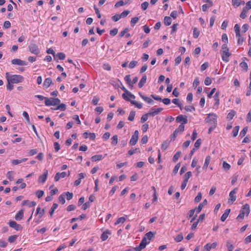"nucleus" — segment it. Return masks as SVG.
<instances>
[{
	"label": "nucleus",
	"mask_w": 251,
	"mask_h": 251,
	"mask_svg": "<svg viewBox=\"0 0 251 251\" xmlns=\"http://www.w3.org/2000/svg\"><path fill=\"white\" fill-rule=\"evenodd\" d=\"M240 128V126H235L232 130V135L234 137H235L238 133L239 130Z\"/></svg>",
	"instance_id": "58836bf2"
},
{
	"label": "nucleus",
	"mask_w": 251,
	"mask_h": 251,
	"mask_svg": "<svg viewBox=\"0 0 251 251\" xmlns=\"http://www.w3.org/2000/svg\"><path fill=\"white\" fill-rule=\"evenodd\" d=\"M183 235L181 234H179L175 238V240L176 242H180L183 240Z\"/></svg>",
	"instance_id": "5fc2aeb1"
},
{
	"label": "nucleus",
	"mask_w": 251,
	"mask_h": 251,
	"mask_svg": "<svg viewBox=\"0 0 251 251\" xmlns=\"http://www.w3.org/2000/svg\"><path fill=\"white\" fill-rule=\"evenodd\" d=\"M100 100V98L98 96H94L93 97V99L92 100V103L94 105H96L98 104V102Z\"/></svg>",
	"instance_id": "4d7b16f0"
},
{
	"label": "nucleus",
	"mask_w": 251,
	"mask_h": 251,
	"mask_svg": "<svg viewBox=\"0 0 251 251\" xmlns=\"http://www.w3.org/2000/svg\"><path fill=\"white\" fill-rule=\"evenodd\" d=\"M153 236L154 234L153 233V232L152 231H149L145 234V237H146V238H147L149 240H151L153 237Z\"/></svg>",
	"instance_id": "864d4df0"
},
{
	"label": "nucleus",
	"mask_w": 251,
	"mask_h": 251,
	"mask_svg": "<svg viewBox=\"0 0 251 251\" xmlns=\"http://www.w3.org/2000/svg\"><path fill=\"white\" fill-rule=\"evenodd\" d=\"M48 174V171L45 170L43 175L39 176L38 181L40 183H44L47 180Z\"/></svg>",
	"instance_id": "ddd939ff"
},
{
	"label": "nucleus",
	"mask_w": 251,
	"mask_h": 251,
	"mask_svg": "<svg viewBox=\"0 0 251 251\" xmlns=\"http://www.w3.org/2000/svg\"><path fill=\"white\" fill-rule=\"evenodd\" d=\"M240 66L245 71H247L248 69V66L246 62L243 61L240 64Z\"/></svg>",
	"instance_id": "79ce46f5"
},
{
	"label": "nucleus",
	"mask_w": 251,
	"mask_h": 251,
	"mask_svg": "<svg viewBox=\"0 0 251 251\" xmlns=\"http://www.w3.org/2000/svg\"><path fill=\"white\" fill-rule=\"evenodd\" d=\"M217 115L213 113H210L208 115L207 117L205 118V121L208 123L209 126H217Z\"/></svg>",
	"instance_id": "20e7f679"
},
{
	"label": "nucleus",
	"mask_w": 251,
	"mask_h": 251,
	"mask_svg": "<svg viewBox=\"0 0 251 251\" xmlns=\"http://www.w3.org/2000/svg\"><path fill=\"white\" fill-rule=\"evenodd\" d=\"M152 190H153V199L152 200V203H154L156 202L157 200V196L156 194V191L155 187L154 186H152Z\"/></svg>",
	"instance_id": "4c0bfd02"
},
{
	"label": "nucleus",
	"mask_w": 251,
	"mask_h": 251,
	"mask_svg": "<svg viewBox=\"0 0 251 251\" xmlns=\"http://www.w3.org/2000/svg\"><path fill=\"white\" fill-rule=\"evenodd\" d=\"M250 212V205L248 203H246L242 206V208L240 210L239 214L237 217L236 219H237L238 220H243L244 218V216L245 215H246L247 216H248Z\"/></svg>",
	"instance_id": "7ed1b4c3"
},
{
	"label": "nucleus",
	"mask_w": 251,
	"mask_h": 251,
	"mask_svg": "<svg viewBox=\"0 0 251 251\" xmlns=\"http://www.w3.org/2000/svg\"><path fill=\"white\" fill-rule=\"evenodd\" d=\"M135 116V111H130L129 115L128 117V120L130 121H133L134 119Z\"/></svg>",
	"instance_id": "37998d69"
},
{
	"label": "nucleus",
	"mask_w": 251,
	"mask_h": 251,
	"mask_svg": "<svg viewBox=\"0 0 251 251\" xmlns=\"http://www.w3.org/2000/svg\"><path fill=\"white\" fill-rule=\"evenodd\" d=\"M111 233L110 231L108 229L106 230L105 231L103 232L100 236V239L102 241H104L106 240L108 238V235L111 234Z\"/></svg>",
	"instance_id": "f8f14e48"
},
{
	"label": "nucleus",
	"mask_w": 251,
	"mask_h": 251,
	"mask_svg": "<svg viewBox=\"0 0 251 251\" xmlns=\"http://www.w3.org/2000/svg\"><path fill=\"white\" fill-rule=\"evenodd\" d=\"M121 18L120 15L119 14H116L111 17V19L114 22L118 21Z\"/></svg>",
	"instance_id": "052dcab7"
},
{
	"label": "nucleus",
	"mask_w": 251,
	"mask_h": 251,
	"mask_svg": "<svg viewBox=\"0 0 251 251\" xmlns=\"http://www.w3.org/2000/svg\"><path fill=\"white\" fill-rule=\"evenodd\" d=\"M8 225L10 227L14 228L17 231H20L22 229V226L21 225L18 224L14 221H10L8 223Z\"/></svg>",
	"instance_id": "6e6552de"
},
{
	"label": "nucleus",
	"mask_w": 251,
	"mask_h": 251,
	"mask_svg": "<svg viewBox=\"0 0 251 251\" xmlns=\"http://www.w3.org/2000/svg\"><path fill=\"white\" fill-rule=\"evenodd\" d=\"M241 4H244L245 1L242 0H232V4L235 8L238 7Z\"/></svg>",
	"instance_id": "dca6fc26"
},
{
	"label": "nucleus",
	"mask_w": 251,
	"mask_h": 251,
	"mask_svg": "<svg viewBox=\"0 0 251 251\" xmlns=\"http://www.w3.org/2000/svg\"><path fill=\"white\" fill-rule=\"evenodd\" d=\"M176 130L177 132H182L184 130V125H183V123H181L180 125L176 129Z\"/></svg>",
	"instance_id": "09e8293b"
},
{
	"label": "nucleus",
	"mask_w": 251,
	"mask_h": 251,
	"mask_svg": "<svg viewBox=\"0 0 251 251\" xmlns=\"http://www.w3.org/2000/svg\"><path fill=\"white\" fill-rule=\"evenodd\" d=\"M201 198H202V194L201 192H199L197 196L195 198V200H194L196 202H199L201 200Z\"/></svg>",
	"instance_id": "e2e57ef3"
},
{
	"label": "nucleus",
	"mask_w": 251,
	"mask_h": 251,
	"mask_svg": "<svg viewBox=\"0 0 251 251\" xmlns=\"http://www.w3.org/2000/svg\"><path fill=\"white\" fill-rule=\"evenodd\" d=\"M139 18L137 17H135L131 18V21H130L131 26L134 27V25H135V24L139 21Z\"/></svg>",
	"instance_id": "f704fd0d"
},
{
	"label": "nucleus",
	"mask_w": 251,
	"mask_h": 251,
	"mask_svg": "<svg viewBox=\"0 0 251 251\" xmlns=\"http://www.w3.org/2000/svg\"><path fill=\"white\" fill-rule=\"evenodd\" d=\"M149 116L150 115L149 114V113L143 115L141 118V122L142 123H144V122L147 121Z\"/></svg>",
	"instance_id": "c03bdc74"
},
{
	"label": "nucleus",
	"mask_w": 251,
	"mask_h": 251,
	"mask_svg": "<svg viewBox=\"0 0 251 251\" xmlns=\"http://www.w3.org/2000/svg\"><path fill=\"white\" fill-rule=\"evenodd\" d=\"M147 79V76L146 75H144L142 77L139 82L138 83V86L140 88H141L142 87H143L144 86L145 83L146 82Z\"/></svg>",
	"instance_id": "f3484780"
},
{
	"label": "nucleus",
	"mask_w": 251,
	"mask_h": 251,
	"mask_svg": "<svg viewBox=\"0 0 251 251\" xmlns=\"http://www.w3.org/2000/svg\"><path fill=\"white\" fill-rule=\"evenodd\" d=\"M236 112L234 110H231L227 114L226 119L228 120H232L233 117L235 116Z\"/></svg>",
	"instance_id": "cd10ccee"
},
{
	"label": "nucleus",
	"mask_w": 251,
	"mask_h": 251,
	"mask_svg": "<svg viewBox=\"0 0 251 251\" xmlns=\"http://www.w3.org/2000/svg\"><path fill=\"white\" fill-rule=\"evenodd\" d=\"M126 217H127V216L126 215V217H122L119 218L117 220L116 222L115 223V225H117L121 223H124L126 221Z\"/></svg>",
	"instance_id": "c85d7f7f"
},
{
	"label": "nucleus",
	"mask_w": 251,
	"mask_h": 251,
	"mask_svg": "<svg viewBox=\"0 0 251 251\" xmlns=\"http://www.w3.org/2000/svg\"><path fill=\"white\" fill-rule=\"evenodd\" d=\"M103 156L101 154H96L92 156L91 159L93 162H96L101 160L103 159Z\"/></svg>",
	"instance_id": "6ab92c4d"
},
{
	"label": "nucleus",
	"mask_w": 251,
	"mask_h": 251,
	"mask_svg": "<svg viewBox=\"0 0 251 251\" xmlns=\"http://www.w3.org/2000/svg\"><path fill=\"white\" fill-rule=\"evenodd\" d=\"M201 139H198L195 143L194 148L195 149H199L201 144Z\"/></svg>",
	"instance_id": "3c124183"
},
{
	"label": "nucleus",
	"mask_w": 251,
	"mask_h": 251,
	"mask_svg": "<svg viewBox=\"0 0 251 251\" xmlns=\"http://www.w3.org/2000/svg\"><path fill=\"white\" fill-rule=\"evenodd\" d=\"M181 152L180 151L176 152L173 157V161L175 162H176L178 158L180 157Z\"/></svg>",
	"instance_id": "72a5a7b5"
},
{
	"label": "nucleus",
	"mask_w": 251,
	"mask_h": 251,
	"mask_svg": "<svg viewBox=\"0 0 251 251\" xmlns=\"http://www.w3.org/2000/svg\"><path fill=\"white\" fill-rule=\"evenodd\" d=\"M163 110V108L160 107L157 108V109L151 108L150 109L149 114L151 116H155V115L160 113Z\"/></svg>",
	"instance_id": "9d476101"
},
{
	"label": "nucleus",
	"mask_w": 251,
	"mask_h": 251,
	"mask_svg": "<svg viewBox=\"0 0 251 251\" xmlns=\"http://www.w3.org/2000/svg\"><path fill=\"white\" fill-rule=\"evenodd\" d=\"M27 160V158H24L22 159H14L12 161L11 163L13 165H16L22 163L23 162H25Z\"/></svg>",
	"instance_id": "a211bd4d"
},
{
	"label": "nucleus",
	"mask_w": 251,
	"mask_h": 251,
	"mask_svg": "<svg viewBox=\"0 0 251 251\" xmlns=\"http://www.w3.org/2000/svg\"><path fill=\"white\" fill-rule=\"evenodd\" d=\"M234 29L236 33V36H240V34H241L240 26L238 24H236L234 25Z\"/></svg>",
	"instance_id": "473e14b6"
},
{
	"label": "nucleus",
	"mask_w": 251,
	"mask_h": 251,
	"mask_svg": "<svg viewBox=\"0 0 251 251\" xmlns=\"http://www.w3.org/2000/svg\"><path fill=\"white\" fill-rule=\"evenodd\" d=\"M139 137V131L136 130L134 131L133 134L132 135L131 138L130 140L129 144L131 146H134L136 144Z\"/></svg>",
	"instance_id": "0eeeda50"
},
{
	"label": "nucleus",
	"mask_w": 251,
	"mask_h": 251,
	"mask_svg": "<svg viewBox=\"0 0 251 251\" xmlns=\"http://www.w3.org/2000/svg\"><path fill=\"white\" fill-rule=\"evenodd\" d=\"M65 196L66 197V199L67 200L69 201L73 198V193H70L69 192H67L64 195V196Z\"/></svg>",
	"instance_id": "8fccbe9b"
},
{
	"label": "nucleus",
	"mask_w": 251,
	"mask_h": 251,
	"mask_svg": "<svg viewBox=\"0 0 251 251\" xmlns=\"http://www.w3.org/2000/svg\"><path fill=\"white\" fill-rule=\"evenodd\" d=\"M54 58L55 60L58 61V59L62 60L63 59V52H59L56 54L54 55Z\"/></svg>",
	"instance_id": "a19ab883"
},
{
	"label": "nucleus",
	"mask_w": 251,
	"mask_h": 251,
	"mask_svg": "<svg viewBox=\"0 0 251 251\" xmlns=\"http://www.w3.org/2000/svg\"><path fill=\"white\" fill-rule=\"evenodd\" d=\"M170 144V142L168 140L164 141L161 145V149L163 151L166 150Z\"/></svg>",
	"instance_id": "c9c22d12"
},
{
	"label": "nucleus",
	"mask_w": 251,
	"mask_h": 251,
	"mask_svg": "<svg viewBox=\"0 0 251 251\" xmlns=\"http://www.w3.org/2000/svg\"><path fill=\"white\" fill-rule=\"evenodd\" d=\"M207 2H208L209 4H204L202 6V10L204 12L206 11L207 8L211 7L213 4L212 2L210 0H207Z\"/></svg>",
	"instance_id": "393cba45"
},
{
	"label": "nucleus",
	"mask_w": 251,
	"mask_h": 251,
	"mask_svg": "<svg viewBox=\"0 0 251 251\" xmlns=\"http://www.w3.org/2000/svg\"><path fill=\"white\" fill-rule=\"evenodd\" d=\"M17 238V235H12V236H10L8 238V241L9 243H13L15 241V240H16Z\"/></svg>",
	"instance_id": "bf43d9fd"
},
{
	"label": "nucleus",
	"mask_w": 251,
	"mask_h": 251,
	"mask_svg": "<svg viewBox=\"0 0 251 251\" xmlns=\"http://www.w3.org/2000/svg\"><path fill=\"white\" fill-rule=\"evenodd\" d=\"M60 100L58 98H47L46 99V100H45V104L46 106H56L58 105L57 109L63 108V103L60 104Z\"/></svg>",
	"instance_id": "f03ea898"
},
{
	"label": "nucleus",
	"mask_w": 251,
	"mask_h": 251,
	"mask_svg": "<svg viewBox=\"0 0 251 251\" xmlns=\"http://www.w3.org/2000/svg\"><path fill=\"white\" fill-rule=\"evenodd\" d=\"M210 160H211L210 156L207 155L205 158V162H204V165L202 167V168L203 169L206 170L207 168V167L210 163Z\"/></svg>",
	"instance_id": "aec40b11"
},
{
	"label": "nucleus",
	"mask_w": 251,
	"mask_h": 251,
	"mask_svg": "<svg viewBox=\"0 0 251 251\" xmlns=\"http://www.w3.org/2000/svg\"><path fill=\"white\" fill-rule=\"evenodd\" d=\"M199 83H200V81H199V77H196L194 80V82L193 83V86L194 88H196L199 85Z\"/></svg>",
	"instance_id": "774afa93"
},
{
	"label": "nucleus",
	"mask_w": 251,
	"mask_h": 251,
	"mask_svg": "<svg viewBox=\"0 0 251 251\" xmlns=\"http://www.w3.org/2000/svg\"><path fill=\"white\" fill-rule=\"evenodd\" d=\"M130 13L129 10H125L122 13H121L120 15L121 18H124L126 17Z\"/></svg>",
	"instance_id": "338daca9"
},
{
	"label": "nucleus",
	"mask_w": 251,
	"mask_h": 251,
	"mask_svg": "<svg viewBox=\"0 0 251 251\" xmlns=\"http://www.w3.org/2000/svg\"><path fill=\"white\" fill-rule=\"evenodd\" d=\"M11 63L13 65H18L19 66H25L27 65V63L24 61L20 59H14L11 61Z\"/></svg>",
	"instance_id": "9b49d317"
},
{
	"label": "nucleus",
	"mask_w": 251,
	"mask_h": 251,
	"mask_svg": "<svg viewBox=\"0 0 251 251\" xmlns=\"http://www.w3.org/2000/svg\"><path fill=\"white\" fill-rule=\"evenodd\" d=\"M147 244V241L146 237H144L142 239L141 243H140V244L139 245L140 249V250L144 249L146 247Z\"/></svg>",
	"instance_id": "4be33fe9"
},
{
	"label": "nucleus",
	"mask_w": 251,
	"mask_h": 251,
	"mask_svg": "<svg viewBox=\"0 0 251 251\" xmlns=\"http://www.w3.org/2000/svg\"><path fill=\"white\" fill-rule=\"evenodd\" d=\"M58 204L57 203H53L50 211V214L52 216L54 213V210L57 208Z\"/></svg>",
	"instance_id": "a18cd8bd"
},
{
	"label": "nucleus",
	"mask_w": 251,
	"mask_h": 251,
	"mask_svg": "<svg viewBox=\"0 0 251 251\" xmlns=\"http://www.w3.org/2000/svg\"><path fill=\"white\" fill-rule=\"evenodd\" d=\"M24 216V212L22 210H20L18 211V213L15 215V219L16 220H21L23 219V217Z\"/></svg>",
	"instance_id": "b1692460"
},
{
	"label": "nucleus",
	"mask_w": 251,
	"mask_h": 251,
	"mask_svg": "<svg viewBox=\"0 0 251 251\" xmlns=\"http://www.w3.org/2000/svg\"><path fill=\"white\" fill-rule=\"evenodd\" d=\"M143 100L149 104H152L154 102L151 99L146 96H145V98H143Z\"/></svg>",
	"instance_id": "0e129e2a"
},
{
	"label": "nucleus",
	"mask_w": 251,
	"mask_h": 251,
	"mask_svg": "<svg viewBox=\"0 0 251 251\" xmlns=\"http://www.w3.org/2000/svg\"><path fill=\"white\" fill-rule=\"evenodd\" d=\"M172 20L170 17L165 16L164 17V24L166 25H171L172 24Z\"/></svg>",
	"instance_id": "bb28decb"
},
{
	"label": "nucleus",
	"mask_w": 251,
	"mask_h": 251,
	"mask_svg": "<svg viewBox=\"0 0 251 251\" xmlns=\"http://www.w3.org/2000/svg\"><path fill=\"white\" fill-rule=\"evenodd\" d=\"M149 2L145 1L141 4V8L143 10H146L149 6Z\"/></svg>",
	"instance_id": "69168bd1"
},
{
	"label": "nucleus",
	"mask_w": 251,
	"mask_h": 251,
	"mask_svg": "<svg viewBox=\"0 0 251 251\" xmlns=\"http://www.w3.org/2000/svg\"><path fill=\"white\" fill-rule=\"evenodd\" d=\"M127 2L124 3V1L123 0H119L114 5L115 8H118L120 6H122L124 5L125 4H126Z\"/></svg>",
	"instance_id": "603ef678"
},
{
	"label": "nucleus",
	"mask_w": 251,
	"mask_h": 251,
	"mask_svg": "<svg viewBox=\"0 0 251 251\" xmlns=\"http://www.w3.org/2000/svg\"><path fill=\"white\" fill-rule=\"evenodd\" d=\"M5 78L7 81L15 84L22 83L24 80V77L19 75H11L9 73H5Z\"/></svg>",
	"instance_id": "f257e3e1"
},
{
	"label": "nucleus",
	"mask_w": 251,
	"mask_h": 251,
	"mask_svg": "<svg viewBox=\"0 0 251 251\" xmlns=\"http://www.w3.org/2000/svg\"><path fill=\"white\" fill-rule=\"evenodd\" d=\"M209 66V64L208 62H204L203 64H202L201 66V71H203L205 70Z\"/></svg>",
	"instance_id": "680f3d73"
},
{
	"label": "nucleus",
	"mask_w": 251,
	"mask_h": 251,
	"mask_svg": "<svg viewBox=\"0 0 251 251\" xmlns=\"http://www.w3.org/2000/svg\"><path fill=\"white\" fill-rule=\"evenodd\" d=\"M248 11V9H246V8H243V9L240 14V17L243 19H244L247 17V12Z\"/></svg>",
	"instance_id": "ea45409f"
},
{
	"label": "nucleus",
	"mask_w": 251,
	"mask_h": 251,
	"mask_svg": "<svg viewBox=\"0 0 251 251\" xmlns=\"http://www.w3.org/2000/svg\"><path fill=\"white\" fill-rule=\"evenodd\" d=\"M200 34V32L199 30L197 27H194L193 28V37L195 39L198 38Z\"/></svg>",
	"instance_id": "7c9ffc66"
},
{
	"label": "nucleus",
	"mask_w": 251,
	"mask_h": 251,
	"mask_svg": "<svg viewBox=\"0 0 251 251\" xmlns=\"http://www.w3.org/2000/svg\"><path fill=\"white\" fill-rule=\"evenodd\" d=\"M118 32V29L117 28H114L112 30H110L109 33L111 36H114L117 34Z\"/></svg>",
	"instance_id": "6e6d98bb"
},
{
	"label": "nucleus",
	"mask_w": 251,
	"mask_h": 251,
	"mask_svg": "<svg viewBox=\"0 0 251 251\" xmlns=\"http://www.w3.org/2000/svg\"><path fill=\"white\" fill-rule=\"evenodd\" d=\"M52 83V80L50 78H47L45 79L43 85L46 88H49Z\"/></svg>",
	"instance_id": "412c9836"
},
{
	"label": "nucleus",
	"mask_w": 251,
	"mask_h": 251,
	"mask_svg": "<svg viewBox=\"0 0 251 251\" xmlns=\"http://www.w3.org/2000/svg\"><path fill=\"white\" fill-rule=\"evenodd\" d=\"M220 92L217 91L213 96V98L215 101V105L218 106L220 104V100L219 98Z\"/></svg>",
	"instance_id": "5701e85b"
},
{
	"label": "nucleus",
	"mask_w": 251,
	"mask_h": 251,
	"mask_svg": "<svg viewBox=\"0 0 251 251\" xmlns=\"http://www.w3.org/2000/svg\"><path fill=\"white\" fill-rule=\"evenodd\" d=\"M248 131V127H245L240 132L239 136L241 138L244 137L247 133Z\"/></svg>",
	"instance_id": "49530a36"
},
{
	"label": "nucleus",
	"mask_w": 251,
	"mask_h": 251,
	"mask_svg": "<svg viewBox=\"0 0 251 251\" xmlns=\"http://www.w3.org/2000/svg\"><path fill=\"white\" fill-rule=\"evenodd\" d=\"M122 98L126 101H130L131 104L132 105H134L136 107L139 109H141L142 108V104L140 103H138V102L131 100L126 95V94H122Z\"/></svg>",
	"instance_id": "39448f33"
},
{
	"label": "nucleus",
	"mask_w": 251,
	"mask_h": 251,
	"mask_svg": "<svg viewBox=\"0 0 251 251\" xmlns=\"http://www.w3.org/2000/svg\"><path fill=\"white\" fill-rule=\"evenodd\" d=\"M111 140H112V142H111L112 145H113V146L117 145L118 144V136L117 135H114L111 138Z\"/></svg>",
	"instance_id": "e433bc0d"
},
{
	"label": "nucleus",
	"mask_w": 251,
	"mask_h": 251,
	"mask_svg": "<svg viewBox=\"0 0 251 251\" xmlns=\"http://www.w3.org/2000/svg\"><path fill=\"white\" fill-rule=\"evenodd\" d=\"M211 83L212 80L211 78L208 76L206 77L204 80V84L206 86H209L211 84Z\"/></svg>",
	"instance_id": "13d9d810"
},
{
	"label": "nucleus",
	"mask_w": 251,
	"mask_h": 251,
	"mask_svg": "<svg viewBox=\"0 0 251 251\" xmlns=\"http://www.w3.org/2000/svg\"><path fill=\"white\" fill-rule=\"evenodd\" d=\"M176 123L181 122V123H183V125H185L188 122L187 116L185 115H179L176 118Z\"/></svg>",
	"instance_id": "1a4fd4ad"
},
{
	"label": "nucleus",
	"mask_w": 251,
	"mask_h": 251,
	"mask_svg": "<svg viewBox=\"0 0 251 251\" xmlns=\"http://www.w3.org/2000/svg\"><path fill=\"white\" fill-rule=\"evenodd\" d=\"M25 204H27L29 207H34L36 205V202H35L34 201H29L28 200H26V201H23V205Z\"/></svg>",
	"instance_id": "a878e982"
},
{
	"label": "nucleus",
	"mask_w": 251,
	"mask_h": 251,
	"mask_svg": "<svg viewBox=\"0 0 251 251\" xmlns=\"http://www.w3.org/2000/svg\"><path fill=\"white\" fill-rule=\"evenodd\" d=\"M231 55L229 52H225L222 53V60L225 62H228L229 61V57Z\"/></svg>",
	"instance_id": "2eb2a0df"
},
{
	"label": "nucleus",
	"mask_w": 251,
	"mask_h": 251,
	"mask_svg": "<svg viewBox=\"0 0 251 251\" xmlns=\"http://www.w3.org/2000/svg\"><path fill=\"white\" fill-rule=\"evenodd\" d=\"M29 51L35 55H38L40 53V50L35 44H31L28 46Z\"/></svg>",
	"instance_id": "423d86ee"
},
{
	"label": "nucleus",
	"mask_w": 251,
	"mask_h": 251,
	"mask_svg": "<svg viewBox=\"0 0 251 251\" xmlns=\"http://www.w3.org/2000/svg\"><path fill=\"white\" fill-rule=\"evenodd\" d=\"M236 192H237L236 189H234L229 193V195L230 197V199H229V201H228L229 202H230V201L232 202H233L234 201H235V200H236L235 194H236Z\"/></svg>",
	"instance_id": "4468645a"
},
{
	"label": "nucleus",
	"mask_w": 251,
	"mask_h": 251,
	"mask_svg": "<svg viewBox=\"0 0 251 251\" xmlns=\"http://www.w3.org/2000/svg\"><path fill=\"white\" fill-rule=\"evenodd\" d=\"M192 175L191 172H187L183 176V180L188 182L190 177L192 176Z\"/></svg>",
	"instance_id": "c756f323"
},
{
	"label": "nucleus",
	"mask_w": 251,
	"mask_h": 251,
	"mask_svg": "<svg viewBox=\"0 0 251 251\" xmlns=\"http://www.w3.org/2000/svg\"><path fill=\"white\" fill-rule=\"evenodd\" d=\"M23 116L25 119L27 123L30 124V119L28 113L26 111H24L23 113Z\"/></svg>",
	"instance_id": "de8ad7c7"
},
{
	"label": "nucleus",
	"mask_w": 251,
	"mask_h": 251,
	"mask_svg": "<svg viewBox=\"0 0 251 251\" xmlns=\"http://www.w3.org/2000/svg\"><path fill=\"white\" fill-rule=\"evenodd\" d=\"M172 102L174 103L178 107H179L181 110L182 109V105L179 102V100L178 99H173Z\"/></svg>",
	"instance_id": "2f4dec72"
}]
</instances>
